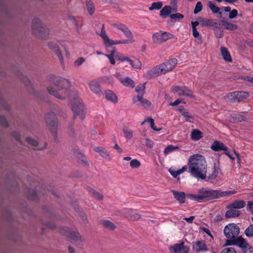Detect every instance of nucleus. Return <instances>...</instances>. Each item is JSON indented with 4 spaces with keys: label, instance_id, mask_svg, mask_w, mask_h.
<instances>
[{
    "label": "nucleus",
    "instance_id": "9",
    "mask_svg": "<svg viewBox=\"0 0 253 253\" xmlns=\"http://www.w3.org/2000/svg\"><path fill=\"white\" fill-rule=\"evenodd\" d=\"M61 234L68 237L70 241L73 242H84V239L77 231H74L67 227H63L60 229Z\"/></svg>",
    "mask_w": 253,
    "mask_h": 253
},
{
    "label": "nucleus",
    "instance_id": "55",
    "mask_svg": "<svg viewBox=\"0 0 253 253\" xmlns=\"http://www.w3.org/2000/svg\"><path fill=\"white\" fill-rule=\"evenodd\" d=\"M233 118L235 122H238L245 121L246 120V118L244 116L241 115H236Z\"/></svg>",
    "mask_w": 253,
    "mask_h": 253
},
{
    "label": "nucleus",
    "instance_id": "59",
    "mask_svg": "<svg viewBox=\"0 0 253 253\" xmlns=\"http://www.w3.org/2000/svg\"><path fill=\"white\" fill-rule=\"evenodd\" d=\"M26 140L27 143L32 146H37L38 145V142L31 137H28L26 138Z\"/></svg>",
    "mask_w": 253,
    "mask_h": 253
},
{
    "label": "nucleus",
    "instance_id": "25",
    "mask_svg": "<svg viewBox=\"0 0 253 253\" xmlns=\"http://www.w3.org/2000/svg\"><path fill=\"white\" fill-rule=\"evenodd\" d=\"M171 10H172V9L170 6L165 5L163 7H162L160 11V16L164 19L166 18L169 16H170V15L171 13Z\"/></svg>",
    "mask_w": 253,
    "mask_h": 253
},
{
    "label": "nucleus",
    "instance_id": "29",
    "mask_svg": "<svg viewBox=\"0 0 253 253\" xmlns=\"http://www.w3.org/2000/svg\"><path fill=\"white\" fill-rule=\"evenodd\" d=\"M226 212L225 216L226 218H234L238 217L241 214L240 211L237 210L235 209H229Z\"/></svg>",
    "mask_w": 253,
    "mask_h": 253
},
{
    "label": "nucleus",
    "instance_id": "45",
    "mask_svg": "<svg viewBox=\"0 0 253 253\" xmlns=\"http://www.w3.org/2000/svg\"><path fill=\"white\" fill-rule=\"evenodd\" d=\"M89 193L94 197L95 198L98 200H102L103 196L99 192L96 191L93 189H90L89 190Z\"/></svg>",
    "mask_w": 253,
    "mask_h": 253
},
{
    "label": "nucleus",
    "instance_id": "35",
    "mask_svg": "<svg viewBox=\"0 0 253 253\" xmlns=\"http://www.w3.org/2000/svg\"><path fill=\"white\" fill-rule=\"evenodd\" d=\"M86 5L88 12L90 15H92L95 11V6L91 0H86Z\"/></svg>",
    "mask_w": 253,
    "mask_h": 253
},
{
    "label": "nucleus",
    "instance_id": "38",
    "mask_svg": "<svg viewBox=\"0 0 253 253\" xmlns=\"http://www.w3.org/2000/svg\"><path fill=\"white\" fill-rule=\"evenodd\" d=\"M186 197L192 201H197L198 202H203L201 197L199 193L197 195L188 194L186 195Z\"/></svg>",
    "mask_w": 253,
    "mask_h": 253
},
{
    "label": "nucleus",
    "instance_id": "43",
    "mask_svg": "<svg viewBox=\"0 0 253 253\" xmlns=\"http://www.w3.org/2000/svg\"><path fill=\"white\" fill-rule=\"evenodd\" d=\"M178 149V147L172 145H168L164 150V154L165 155L169 154L170 152Z\"/></svg>",
    "mask_w": 253,
    "mask_h": 253
},
{
    "label": "nucleus",
    "instance_id": "57",
    "mask_svg": "<svg viewBox=\"0 0 253 253\" xmlns=\"http://www.w3.org/2000/svg\"><path fill=\"white\" fill-rule=\"evenodd\" d=\"M247 210L253 214V201H249L248 202L247 207Z\"/></svg>",
    "mask_w": 253,
    "mask_h": 253
},
{
    "label": "nucleus",
    "instance_id": "50",
    "mask_svg": "<svg viewBox=\"0 0 253 253\" xmlns=\"http://www.w3.org/2000/svg\"><path fill=\"white\" fill-rule=\"evenodd\" d=\"M130 166L132 168H138L140 166V162L137 159H133L130 162Z\"/></svg>",
    "mask_w": 253,
    "mask_h": 253
},
{
    "label": "nucleus",
    "instance_id": "6",
    "mask_svg": "<svg viewBox=\"0 0 253 253\" xmlns=\"http://www.w3.org/2000/svg\"><path fill=\"white\" fill-rule=\"evenodd\" d=\"M228 244L238 246L241 249L242 253H253V247L241 236L235 240L228 241Z\"/></svg>",
    "mask_w": 253,
    "mask_h": 253
},
{
    "label": "nucleus",
    "instance_id": "30",
    "mask_svg": "<svg viewBox=\"0 0 253 253\" xmlns=\"http://www.w3.org/2000/svg\"><path fill=\"white\" fill-rule=\"evenodd\" d=\"M94 151L105 159H110V155L107 150L102 147H96L94 148Z\"/></svg>",
    "mask_w": 253,
    "mask_h": 253
},
{
    "label": "nucleus",
    "instance_id": "34",
    "mask_svg": "<svg viewBox=\"0 0 253 253\" xmlns=\"http://www.w3.org/2000/svg\"><path fill=\"white\" fill-rule=\"evenodd\" d=\"M101 223L105 228L109 230H114L116 228V226L110 220H102Z\"/></svg>",
    "mask_w": 253,
    "mask_h": 253
},
{
    "label": "nucleus",
    "instance_id": "31",
    "mask_svg": "<svg viewBox=\"0 0 253 253\" xmlns=\"http://www.w3.org/2000/svg\"><path fill=\"white\" fill-rule=\"evenodd\" d=\"M203 137L202 132L198 129L192 130L191 134V138L194 141H197Z\"/></svg>",
    "mask_w": 253,
    "mask_h": 253
},
{
    "label": "nucleus",
    "instance_id": "41",
    "mask_svg": "<svg viewBox=\"0 0 253 253\" xmlns=\"http://www.w3.org/2000/svg\"><path fill=\"white\" fill-rule=\"evenodd\" d=\"M28 198L31 200L35 201L38 199L36 191L35 190H30L28 194Z\"/></svg>",
    "mask_w": 253,
    "mask_h": 253
},
{
    "label": "nucleus",
    "instance_id": "26",
    "mask_svg": "<svg viewBox=\"0 0 253 253\" xmlns=\"http://www.w3.org/2000/svg\"><path fill=\"white\" fill-rule=\"evenodd\" d=\"M208 6L213 13L218 14L219 15V17H221L222 12L220 10L222 9V8L218 7L213 2L211 1L208 2Z\"/></svg>",
    "mask_w": 253,
    "mask_h": 253
},
{
    "label": "nucleus",
    "instance_id": "44",
    "mask_svg": "<svg viewBox=\"0 0 253 253\" xmlns=\"http://www.w3.org/2000/svg\"><path fill=\"white\" fill-rule=\"evenodd\" d=\"M123 132L125 134V136L128 139H130L133 136V132L131 129H128L127 127H124L123 128Z\"/></svg>",
    "mask_w": 253,
    "mask_h": 253
},
{
    "label": "nucleus",
    "instance_id": "47",
    "mask_svg": "<svg viewBox=\"0 0 253 253\" xmlns=\"http://www.w3.org/2000/svg\"><path fill=\"white\" fill-rule=\"evenodd\" d=\"M245 234L248 237H253V224H251L245 231Z\"/></svg>",
    "mask_w": 253,
    "mask_h": 253
},
{
    "label": "nucleus",
    "instance_id": "52",
    "mask_svg": "<svg viewBox=\"0 0 253 253\" xmlns=\"http://www.w3.org/2000/svg\"><path fill=\"white\" fill-rule=\"evenodd\" d=\"M130 218L132 220H136L140 218V215L133 211L132 210L129 211Z\"/></svg>",
    "mask_w": 253,
    "mask_h": 253
},
{
    "label": "nucleus",
    "instance_id": "16",
    "mask_svg": "<svg viewBox=\"0 0 253 253\" xmlns=\"http://www.w3.org/2000/svg\"><path fill=\"white\" fill-rule=\"evenodd\" d=\"M115 76L124 86H129L131 88L134 87V82L129 77L123 78L122 75L119 72L116 73Z\"/></svg>",
    "mask_w": 253,
    "mask_h": 253
},
{
    "label": "nucleus",
    "instance_id": "33",
    "mask_svg": "<svg viewBox=\"0 0 253 253\" xmlns=\"http://www.w3.org/2000/svg\"><path fill=\"white\" fill-rule=\"evenodd\" d=\"M178 110L184 117L186 121L193 122V118L188 112L186 111L183 108H179Z\"/></svg>",
    "mask_w": 253,
    "mask_h": 253
},
{
    "label": "nucleus",
    "instance_id": "64",
    "mask_svg": "<svg viewBox=\"0 0 253 253\" xmlns=\"http://www.w3.org/2000/svg\"><path fill=\"white\" fill-rule=\"evenodd\" d=\"M142 90H143V91L145 92V87L143 86H137L135 88V91L137 92L138 94H141L142 92Z\"/></svg>",
    "mask_w": 253,
    "mask_h": 253
},
{
    "label": "nucleus",
    "instance_id": "15",
    "mask_svg": "<svg viewBox=\"0 0 253 253\" xmlns=\"http://www.w3.org/2000/svg\"><path fill=\"white\" fill-rule=\"evenodd\" d=\"M173 90L178 96L194 97L193 91L187 86H176L174 87Z\"/></svg>",
    "mask_w": 253,
    "mask_h": 253
},
{
    "label": "nucleus",
    "instance_id": "49",
    "mask_svg": "<svg viewBox=\"0 0 253 253\" xmlns=\"http://www.w3.org/2000/svg\"><path fill=\"white\" fill-rule=\"evenodd\" d=\"M200 22L203 26H211V25H212V20L201 18H200Z\"/></svg>",
    "mask_w": 253,
    "mask_h": 253
},
{
    "label": "nucleus",
    "instance_id": "24",
    "mask_svg": "<svg viewBox=\"0 0 253 253\" xmlns=\"http://www.w3.org/2000/svg\"><path fill=\"white\" fill-rule=\"evenodd\" d=\"M246 202L243 200H235L227 206V209H241L246 206Z\"/></svg>",
    "mask_w": 253,
    "mask_h": 253
},
{
    "label": "nucleus",
    "instance_id": "10",
    "mask_svg": "<svg viewBox=\"0 0 253 253\" xmlns=\"http://www.w3.org/2000/svg\"><path fill=\"white\" fill-rule=\"evenodd\" d=\"M45 121L49 126L50 131L53 134L54 137H57V122L56 116L54 112H51L45 115Z\"/></svg>",
    "mask_w": 253,
    "mask_h": 253
},
{
    "label": "nucleus",
    "instance_id": "37",
    "mask_svg": "<svg viewBox=\"0 0 253 253\" xmlns=\"http://www.w3.org/2000/svg\"><path fill=\"white\" fill-rule=\"evenodd\" d=\"M128 62L133 68L135 69H140L142 66L141 62L136 58L134 59V60L129 59Z\"/></svg>",
    "mask_w": 253,
    "mask_h": 253
},
{
    "label": "nucleus",
    "instance_id": "61",
    "mask_svg": "<svg viewBox=\"0 0 253 253\" xmlns=\"http://www.w3.org/2000/svg\"><path fill=\"white\" fill-rule=\"evenodd\" d=\"M238 14L237 10L234 9L231 10L229 14V18L230 19H233L237 16Z\"/></svg>",
    "mask_w": 253,
    "mask_h": 253
},
{
    "label": "nucleus",
    "instance_id": "14",
    "mask_svg": "<svg viewBox=\"0 0 253 253\" xmlns=\"http://www.w3.org/2000/svg\"><path fill=\"white\" fill-rule=\"evenodd\" d=\"M177 63V60L174 58L161 64L160 65L162 69L164 74L171 71Z\"/></svg>",
    "mask_w": 253,
    "mask_h": 253
},
{
    "label": "nucleus",
    "instance_id": "56",
    "mask_svg": "<svg viewBox=\"0 0 253 253\" xmlns=\"http://www.w3.org/2000/svg\"><path fill=\"white\" fill-rule=\"evenodd\" d=\"M177 0H170V4L173 11H176L177 9Z\"/></svg>",
    "mask_w": 253,
    "mask_h": 253
},
{
    "label": "nucleus",
    "instance_id": "4",
    "mask_svg": "<svg viewBox=\"0 0 253 253\" xmlns=\"http://www.w3.org/2000/svg\"><path fill=\"white\" fill-rule=\"evenodd\" d=\"M70 98L72 105V110L75 117L78 116L81 119H84L85 118V112L84 106L82 100L76 93L70 95Z\"/></svg>",
    "mask_w": 253,
    "mask_h": 253
},
{
    "label": "nucleus",
    "instance_id": "22",
    "mask_svg": "<svg viewBox=\"0 0 253 253\" xmlns=\"http://www.w3.org/2000/svg\"><path fill=\"white\" fill-rule=\"evenodd\" d=\"M171 192L173 195L174 198L180 204H182L185 203L186 195L184 192H179L175 190H172Z\"/></svg>",
    "mask_w": 253,
    "mask_h": 253
},
{
    "label": "nucleus",
    "instance_id": "40",
    "mask_svg": "<svg viewBox=\"0 0 253 253\" xmlns=\"http://www.w3.org/2000/svg\"><path fill=\"white\" fill-rule=\"evenodd\" d=\"M163 7V3L161 1L154 2L151 4V6L149 7V10L150 11L154 9L159 10Z\"/></svg>",
    "mask_w": 253,
    "mask_h": 253
},
{
    "label": "nucleus",
    "instance_id": "2",
    "mask_svg": "<svg viewBox=\"0 0 253 253\" xmlns=\"http://www.w3.org/2000/svg\"><path fill=\"white\" fill-rule=\"evenodd\" d=\"M52 82L54 87L49 86L47 88L49 93L58 99H65L69 94L68 89L71 85L70 82L58 77L52 78Z\"/></svg>",
    "mask_w": 253,
    "mask_h": 253
},
{
    "label": "nucleus",
    "instance_id": "27",
    "mask_svg": "<svg viewBox=\"0 0 253 253\" xmlns=\"http://www.w3.org/2000/svg\"><path fill=\"white\" fill-rule=\"evenodd\" d=\"M105 98L109 101L113 103L118 102V98L115 93L111 90H107L105 91Z\"/></svg>",
    "mask_w": 253,
    "mask_h": 253
},
{
    "label": "nucleus",
    "instance_id": "5",
    "mask_svg": "<svg viewBox=\"0 0 253 253\" xmlns=\"http://www.w3.org/2000/svg\"><path fill=\"white\" fill-rule=\"evenodd\" d=\"M240 232V228L235 223H229L225 226L224 228V234L227 238L226 241L225 246H230L228 244V241L235 240L237 239Z\"/></svg>",
    "mask_w": 253,
    "mask_h": 253
},
{
    "label": "nucleus",
    "instance_id": "54",
    "mask_svg": "<svg viewBox=\"0 0 253 253\" xmlns=\"http://www.w3.org/2000/svg\"><path fill=\"white\" fill-rule=\"evenodd\" d=\"M128 41H126L125 40H120V41H114L113 40V42L111 44L110 43H108L106 46H111L114 44H126L128 43Z\"/></svg>",
    "mask_w": 253,
    "mask_h": 253
},
{
    "label": "nucleus",
    "instance_id": "42",
    "mask_svg": "<svg viewBox=\"0 0 253 253\" xmlns=\"http://www.w3.org/2000/svg\"><path fill=\"white\" fill-rule=\"evenodd\" d=\"M117 53L115 50L113 49L111 51V53L110 54H106L105 56H107L108 59H109V61L112 64H115V60L114 58V57L115 56L116 58L117 56H116V54Z\"/></svg>",
    "mask_w": 253,
    "mask_h": 253
},
{
    "label": "nucleus",
    "instance_id": "48",
    "mask_svg": "<svg viewBox=\"0 0 253 253\" xmlns=\"http://www.w3.org/2000/svg\"><path fill=\"white\" fill-rule=\"evenodd\" d=\"M184 18V15L180 13H176L170 15V18L171 20H180Z\"/></svg>",
    "mask_w": 253,
    "mask_h": 253
},
{
    "label": "nucleus",
    "instance_id": "13",
    "mask_svg": "<svg viewBox=\"0 0 253 253\" xmlns=\"http://www.w3.org/2000/svg\"><path fill=\"white\" fill-rule=\"evenodd\" d=\"M172 34L169 32L160 31L153 35L152 39L155 43H160L171 39Z\"/></svg>",
    "mask_w": 253,
    "mask_h": 253
},
{
    "label": "nucleus",
    "instance_id": "18",
    "mask_svg": "<svg viewBox=\"0 0 253 253\" xmlns=\"http://www.w3.org/2000/svg\"><path fill=\"white\" fill-rule=\"evenodd\" d=\"M88 85L90 91L96 95L100 96L102 94L101 86L96 80L91 81Z\"/></svg>",
    "mask_w": 253,
    "mask_h": 253
},
{
    "label": "nucleus",
    "instance_id": "28",
    "mask_svg": "<svg viewBox=\"0 0 253 253\" xmlns=\"http://www.w3.org/2000/svg\"><path fill=\"white\" fill-rule=\"evenodd\" d=\"M99 36L103 39L104 44L106 46L108 43H110L111 44L113 42V40L110 39L108 36L106 34L104 24H102V28L101 29V32L99 34Z\"/></svg>",
    "mask_w": 253,
    "mask_h": 253
},
{
    "label": "nucleus",
    "instance_id": "12",
    "mask_svg": "<svg viewBox=\"0 0 253 253\" xmlns=\"http://www.w3.org/2000/svg\"><path fill=\"white\" fill-rule=\"evenodd\" d=\"M144 94V92L142 90L141 94L133 97L132 102L137 106H141L147 109H150L152 107V103L149 100L143 98Z\"/></svg>",
    "mask_w": 253,
    "mask_h": 253
},
{
    "label": "nucleus",
    "instance_id": "58",
    "mask_svg": "<svg viewBox=\"0 0 253 253\" xmlns=\"http://www.w3.org/2000/svg\"><path fill=\"white\" fill-rule=\"evenodd\" d=\"M221 253H237L236 250L232 247L224 249Z\"/></svg>",
    "mask_w": 253,
    "mask_h": 253
},
{
    "label": "nucleus",
    "instance_id": "46",
    "mask_svg": "<svg viewBox=\"0 0 253 253\" xmlns=\"http://www.w3.org/2000/svg\"><path fill=\"white\" fill-rule=\"evenodd\" d=\"M101 81L105 83L112 84L114 81L113 78L111 76H103L101 78Z\"/></svg>",
    "mask_w": 253,
    "mask_h": 253
},
{
    "label": "nucleus",
    "instance_id": "21",
    "mask_svg": "<svg viewBox=\"0 0 253 253\" xmlns=\"http://www.w3.org/2000/svg\"><path fill=\"white\" fill-rule=\"evenodd\" d=\"M193 250L197 252H205L208 250L205 242L203 241H198L193 243Z\"/></svg>",
    "mask_w": 253,
    "mask_h": 253
},
{
    "label": "nucleus",
    "instance_id": "63",
    "mask_svg": "<svg viewBox=\"0 0 253 253\" xmlns=\"http://www.w3.org/2000/svg\"><path fill=\"white\" fill-rule=\"evenodd\" d=\"M85 61V59L83 57H80L75 61V64L77 66L81 65Z\"/></svg>",
    "mask_w": 253,
    "mask_h": 253
},
{
    "label": "nucleus",
    "instance_id": "51",
    "mask_svg": "<svg viewBox=\"0 0 253 253\" xmlns=\"http://www.w3.org/2000/svg\"><path fill=\"white\" fill-rule=\"evenodd\" d=\"M203 9V5L200 1H198L197 2L195 9L194 10V14H197L198 13L200 12L201 11H202Z\"/></svg>",
    "mask_w": 253,
    "mask_h": 253
},
{
    "label": "nucleus",
    "instance_id": "23",
    "mask_svg": "<svg viewBox=\"0 0 253 253\" xmlns=\"http://www.w3.org/2000/svg\"><path fill=\"white\" fill-rule=\"evenodd\" d=\"M211 149L214 151H227L228 148L225 145L220 141H214L211 146Z\"/></svg>",
    "mask_w": 253,
    "mask_h": 253
},
{
    "label": "nucleus",
    "instance_id": "7",
    "mask_svg": "<svg viewBox=\"0 0 253 253\" xmlns=\"http://www.w3.org/2000/svg\"><path fill=\"white\" fill-rule=\"evenodd\" d=\"M32 28L33 33L40 35L42 38H45V35H48V30L38 18L33 20Z\"/></svg>",
    "mask_w": 253,
    "mask_h": 253
},
{
    "label": "nucleus",
    "instance_id": "11",
    "mask_svg": "<svg viewBox=\"0 0 253 253\" xmlns=\"http://www.w3.org/2000/svg\"><path fill=\"white\" fill-rule=\"evenodd\" d=\"M112 26L121 30L125 35L128 43H132L134 42L133 34L128 28L125 24L120 23H113Z\"/></svg>",
    "mask_w": 253,
    "mask_h": 253
},
{
    "label": "nucleus",
    "instance_id": "53",
    "mask_svg": "<svg viewBox=\"0 0 253 253\" xmlns=\"http://www.w3.org/2000/svg\"><path fill=\"white\" fill-rule=\"evenodd\" d=\"M169 172H170V174L174 177V178H176L177 177V176L180 174V172L178 170H175L174 169H173L172 168H170L169 169Z\"/></svg>",
    "mask_w": 253,
    "mask_h": 253
},
{
    "label": "nucleus",
    "instance_id": "1",
    "mask_svg": "<svg viewBox=\"0 0 253 253\" xmlns=\"http://www.w3.org/2000/svg\"><path fill=\"white\" fill-rule=\"evenodd\" d=\"M188 172L197 179L204 180L207 177V165L204 156L192 155L188 160Z\"/></svg>",
    "mask_w": 253,
    "mask_h": 253
},
{
    "label": "nucleus",
    "instance_id": "36",
    "mask_svg": "<svg viewBox=\"0 0 253 253\" xmlns=\"http://www.w3.org/2000/svg\"><path fill=\"white\" fill-rule=\"evenodd\" d=\"M218 174V170L216 168V166L214 165L212 169V172L208 177V180H213L216 179Z\"/></svg>",
    "mask_w": 253,
    "mask_h": 253
},
{
    "label": "nucleus",
    "instance_id": "19",
    "mask_svg": "<svg viewBox=\"0 0 253 253\" xmlns=\"http://www.w3.org/2000/svg\"><path fill=\"white\" fill-rule=\"evenodd\" d=\"M48 46L50 49L55 52L58 56L61 63H62L63 62V57L58 45L54 42H50L48 43Z\"/></svg>",
    "mask_w": 253,
    "mask_h": 253
},
{
    "label": "nucleus",
    "instance_id": "39",
    "mask_svg": "<svg viewBox=\"0 0 253 253\" xmlns=\"http://www.w3.org/2000/svg\"><path fill=\"white\" fill-rule=\"evenodd\" d=\"M224 28L230 30H234L237 29V26L234 24L226 21H222Z\"/></svg>",
    "mask_w": 253,
    "mask_h": 253
},
{
    "label": "nucleus",
    "instance_id": "20",
    "mask_svg": "<svg viewBox=\"0 0 253 253\" xmlns=\"http://www.w3.org/2000/svg\"><path fill=\"white\" fill-rule=\"evenodd\" d=\"M169 249L171 252H173V253H179L181 252H183L182 253H187L188 249L184 247V242H181L179 244H175L172 246L169 247Z\"/></svg>",
    "mask_w": 253,
    "mask_h": 253
},
{
    "label": "nucleus",
    "instance_id": "60",
    "mask_svg": "<svg viewBox=\"0 0 253 253\" xmlns=\"http://www.w3.org/2000/svg\"><path fill=\"white\" fill-rule=\"evenodd\" d=\"M0 124L3 126H8V122L5 118L2 116H0Z\"/></svg>",
    "mask_w": 253,
    "mask_h": 253
},
{
    "label": "nucleus",
    "instance_id": "3",
    "mask_svg": "<svg viewBox=\"0 0 253 253\" xmlns=\"http://www.w3.org/2000/svg\"><path fill=\"white\" fill-rule=\"evenodd\" d=\"M235 190L221 191L219 190H212L208 188H202L198 190L202 202L223 197L236 193Z\"/></svg>",
    "mask_w": 253,
    "mask_h": 253
},
{
    "label": "nucleus",
    "instance_id": "32",
    "mask_svg": "<svg viewBox=\"0 0 253 253\" xmlns=\"http://www.w3.org/2000/svg\"><path fill=\"white\" fill-rule=\"evenodd\" d=\"M221 54L223 59L227 62H231L232 58L228 50L225 47H221L220 48Z\"/></svg>",
    "mask_w": 253,
    "mask_h": 253
},
{
    "label": "nucleus",
    "instance_id": "17",
    "mask_svg": "<svg viewBox=\"0 0 253 253\" xmlns=\"http://www.w3.org/2000/svg\"><path fill=\"white\" fill-rule=\"evenodd\" d=\"M160 74H164L160 65H157L145 74V77L147 79L157 77Z\"/></svg>",
    "mask_w": 253,
    "mask_h": 253
},
{
    "label": "nucleus",
    "instance_id": "8",
    "mask_svg": "<svg viewBox=\"0 0 253 253\" xmlns=\"http://www.w3.org/2000/svg\"><path fill=\"white\" fill-rule=\"evenodd\" d=\"M249 94L244 91H236L228 93L225 95L224 98L232 103L240 102L246 99Z\"/></svg>",
    "mask_w": 253,
    "mask_h": 253
},
{
    "label": "nucleus",
    "instance_id": "62",
    "mask_svg": "<svg viewBox=\"0 0 253 253\" xmlns=\"http://www.w3.org/2000/svg\"><path fill=\"white\" fill-rule=\"evenodd\" d=\"M145 145L146 146L149 148H151L153 147V142L152 140H151L149 138H146L145 139Z\"/></svg>",
    "mask_w": 253,
    "mask_h": 253
}]
</instances>
